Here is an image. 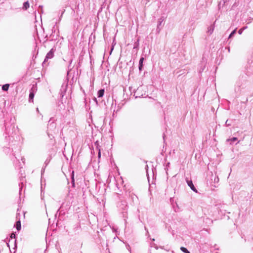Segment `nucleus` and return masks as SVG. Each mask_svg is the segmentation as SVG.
I'll return each instance as SVG.
<instances>
[{"mask_svg": "<svg viewBox=\"0 0 253 253\" xmlns=\"http://www.w3.org/2000/svg\"><path fill=\"white\" fill-rule=\"evenodd\" d=\"M237 140V137H233L231 139H228V141L230 140L232 142H234V141H236Z\"/></svg>", "mask_w": 253, "mask_h": 253, "instance_id": "nucleus-14", "label": "nucleus"}, {"mask_svg": "<svg viewBox=\"0 0 253 253\" xmlns=\"http://www.w3.org/2000/svg\"><path fill=\"white\" fill-rule=\"evenodd\" d=\"M73 173H74V171H73L72 172V182L73 184V185H74V175H73Z\"/></svg>", "mask_w": 253, "mask_h": 253, "instance_id": "nucleus-15", "label": "nucleus"}, {"mask_svg": "<svg viewBox=\"0 0 253 253\" xmlns=\"http://www.w3.org/2000/svg\"><path fill=\"white\" fill-rule=\"evenodd\" d=\"M144 61V58L141 57L139 61V65H143V62Z\"/></svg>", "mask_w": 253, "mask_h": 253, "instance_id": "nucleus-13", "label": "nucleus"}, {"mask_svg": "<svg viewBox=\"0 0 253 253\" xmlns=\"http://www.w3.org/2000/svg\"><path fill=\"white\" fill-rule=\"evenodd\" d=\"M229 0H222L223 4H224L227 1H229Z\"/></svg>", "mask_w": 253, "mask_h": 253, "instance_id": "nucleus-20", "label": "nucleus"}, {"mask_svg": "<svg viewBox=\"0 0 253 253\" xmlns=\"http://www.w3.org/2000/svg\"><path fill=\"white\" fill-rule=\"evenodd\" d=\"M164 19H165L163 17H161L158 20L157 31L158 33H160V31L161 30V29H162L161 25H162L163 22L164 21Z\"/></svg>", "mask_w": 253, "mask_h": 253, "instance_id": "nucleus-2", "label": "nucleus"}, {"mask_svg": "<svg viewBox=\"0 0 253 253\" xmlns=\"http://www.w3.org/2000/svg\"><path fill=\"white\" fill-rule=\"evenodd\" d=\"M135 44L136 45L134 46V48H136L138 46V43L136 42Z\"/></svg>", "mask_w": 253, "mask_h": 253, "instance_id": "nucleus-21", "label": "nucleus"}, {"mask_svg": "<svg viewBox=\"0 0 253 253\" xmlns=\"http://www.w3.org/2000/svg\"><path fill=\"white\" fill-rule=\"evenodd\" d=\"M143 65H139V70L141 71L142 70Z\"/></svg>", "mask_w": 253, "mask_h": 253, "instance_id": "nucleus-19", "label": "nucleus"}, {"mask_svg": "<svg viewBox=\"0 0 253 253\" xmlns=\"http://www.w3.org/2000/svg\"><path fill=\"white\" fill-rule=\"evenodd\" d=\"M9 85L8 84H5L3 85L2 86V89L4 91H7L8 89Z\"/></svg>", "mask_w": 253, "mask_h": 253, "instance_id": "nucleus-10", "label": "nucleus"}, {"mask_svg": "<svg viewBox=\"0 0 253 253\" xmlns=\"http://www.w3.org/2000/svg\"><path fill=\"white\" fill-rule=\"evenodd\" d=\"M225 125L227 126H230L231 125V124L228 123V120H227L225 122Z\"/></svg>", "mask_w": 253, "mask_h": 253, "instance_id": "nucleus-17", "label": "nucleus"}, {"mask_svg": "<svg viewBox=\"0 0 253 253\" xmlns=\"http://www.w3.org/2000/svg\"><path fill=\"white\" fill-rule=\"evenodd\" d=\"M243 31V29H240L238 31V33H239V34L241 35V34H242Z\"/></svg>", "mask_w": 253, "mask_h": 253, "instance_id": "nucleus-16", "label": "nucleus"}, {"mask_svg": "<svg viewBox=\"0 0 253 253\" xmlns=\"http://www.w3.org/2000/svg\"><path fill=\"white\" fill-rule=\"evenodd\" d=\"M247 28V27H243L242 29H243V31Z\"/></svg>", "mask_w": 253, "mask_h": 253, "instance_id": "nucleus-22", "label": "nucleus"}, {"mask_svg": "<svg viewBox=\"0 0 253 253\" xmlns=\"http://www.w3.org/2000/svg\"><path fill=\"white\" fill-rule=\"evenodd\" d=\"M37 111H39V109H38V108H37Z\"/></svg>", "mask_w": 253, "mask_h": 253, "instance_id": "nucleus-23", "label": "nucleus"}, {"mask_svg": "<svg viewBox=\"0 0 253 253\" xmlns=\"http://www.w3.org/2000/svg\"><path fill=\"white\" fill-rule=\"evenodd\" d=\"M95 145L96 146V148L98 150V158H99L101 156V152H100V149L99 148V143H98V141H96L95 143Z\"/></svg>", "mask_w": 253, "mask_h": 253, "instance_id": "nucleus-6", "label": "nucleus"}, {"mask_svg": "<svg viewBox=\"0 0 253 253\" xmlns=\"http://www.w3.org/2000/svg\"><path fill=\"white\" fill-rule=\"evenodd\" d=\"M10 237H11V238H14L15 237V234H14V233H12V234H11V235Z\"/></svg>", "mask_w": 253, "mask_h": 253, "instance_id": "nucleus-18", "label": "nucleus"}, {"mask_svg": "<svg viewBox=\"0 0 253 253\" xmlns=\"http://www.w3.org/2000/svg\"><path fill=\"white\" fill-rule=\"evenodd\" d=\"M104 93V90L103 89H100L97 93L98 97H102Z\"/></svg>", "mask_w": 253, "mask_h": 253, "instance_id": "nucleus-5", "label": "nucleus"}, {"mask_svg": "<svg viewBox=\"0 0 253 253\" xmlns=\"http://www.w3.org/2000/svg\"><path fill=\"white\" fill-rule=\"evenodd\" d=\"M54 53L52 49L50 50L46 54L43 63L47 62L49 59H51L53 57Z\"/></svg>", "mask_w": 253, "mask_h": 253, "instance_id": "nucleus-3", "label": "nucleus"}, {"mask_svg": "<svg viewBox=\"0 0 253 253\" xmlns=\"http://www.w3.org/2000/svg\"><path fill=\"white\" fill-rule=\"evenodd\" d=\"M16 227L17 230L19 231L21 229V222L18 220L16 223Z\"/></svg>", "mask_w": 253, "mask_h": 253, "instance_id": "nucleus-8", "label": "nucleus"}, {"mask_svg": "<svg viewBox=\"0 0 253 253\" xmlns=\"http://www.w3.org/2000/svg\"><path fill=\"white\" fill-rule=\"evenodd\" d=\"M236 29H235L234 30H233L231 33L230 34L229 36V38H231L232 37H233L234 34L236 33Z\"/></svg>", "mask_w": 253, "mask_h": 253, "instance_id": "nucleus-12", "label": "nucleus"}, {"mask_svg": "<svg viewBox=\"0 0 253 253\" xmlns=\"http://www.w3.org/2000/svg\"><path fill=\"white\" fill-rule=\"evenodd\" d=\"M180 250L185 253H190V252L187 250V249L184 247H181Z\"/></svg>", "mask_w": 253, "mask_h": 253, "instance_id": "nucleus-11", "label": "nucleus"}, {"mask_svg": "<svg viewBox=\"0 0 253 253\" xmlns=\"http://www.w3.org/2000/svg\"><path fill=\"white\" fill-rule=\"evenodd\" d=\"M36 90V87L34 86H33L32 88L31 89L29 94V102H33V99L35 96V92Z\"/></svg>", "mask_w": 253, "mask_h": 253, "instance_id": "nucleus-1", "label": "nucleus"}, {"mask_svg": "<svg viewBox=\"0 0 253 253\" xmlns=\"http://www.w3.org/2000/svg\"><path fill=\"white\" fill-rule=\"evenodd\" d=\"M29 7V2L27 1H26L24 3H23V8L24 9H27Z\"/></svg>", "mask_w": 253, "mask_h": 253, "instance_id": "nucleus-7", "label": "nucleus"}, {"mask_svg": "<svg viewBox=\"0 0 253 253\" xmlns=\"http://www.w3.org/2000/svg\"><path fill=\"white\" fill-rule=\"evenodd\" d=\"M187 183L188 185L190 187V188L194 192H197V191L196 188L194 187V185L191 180H186Z\"/></svg>", "mask_w": 253, "mask_h": 253, "instance_id": "nucleus-4", "label": "nucleus"}, {"mask_svg": "<svg viewBox=\"0 0 253 253\" xmlns=\"http://www.w3.org/2000/svg\"><path fill=\"white\" fill-rule=\"evenodd\" d=\"M214 30L213 26L211 25L210 27L208 28V33L210 34H211Z\"/></svg>", "mask_w": 253, "mask_h": 253, "instance_id": "nucleus-9", "label": "nucleus"}]
</instances>
